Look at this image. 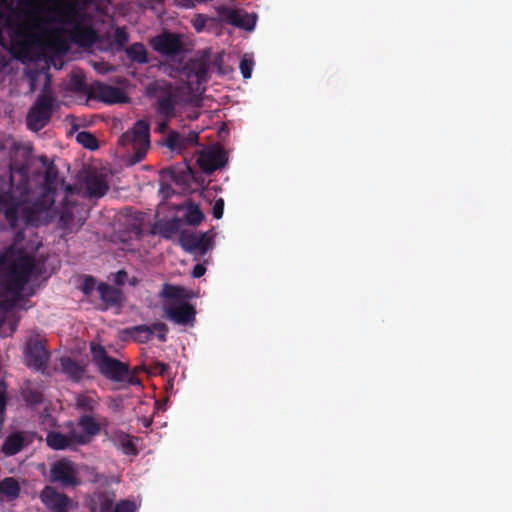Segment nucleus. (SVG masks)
<instances>
[{"mask_svg":"<svg viewBox=\"0 0 512 512\" xmlns=\"http://www.w3.org/2000/svg\"><path fill=\"white\" fill-rule=\"evenodd\" d=\"M47 209L48 207H44L39 200L30 204L22 195L15 196L11 178L9 189L0 192V213H3L11 229L38 227L42 214ZM24 237V231L18 230L14 236L15 243L20 242ZM15 245L0 256V283L8 294L15 300H19L37 263L34 255L16 248Z\"/></svg>","mask_w":512,"mask_h":512,"instance_id":"nucleus-1","label":"nucleus"},{"mask_svg":"<svg viewBox=\"0 0 512 512\" xmlns=\"http://www.w3.org/2000/svg\"><path fill=\"white\" fill-rule=\"evenodd\" d=\"M0 6L9 10L4 13V26L10 30L11 45L21 51L25 50L33 37V32L40 27L43 12L42 0H0Z\"/></svg>","mask_w":512,"mask_h":512,"instance_id":"nucleus-2","label":"nucleus"},{"mask_svg":"<svg viewBox=\"0 0 512 512\" xmlns=\"http://www.w3.org/2000/svg\"><path fill=\"white\" fill-rule=\"evenodd\" d=\"M159 296L167 300L181 301L177 304L164 306V316L168 320L183 326L195 321L196 311L191 304L185 301L188 297L185 288L165 283Z\"/></svg>","mask_w":512,"mask_h":512,"instance_id":"nucleus-3","label":"nucleus"},{"mask_svg":"<svg viewBox=\"0 0 512 512\" xmlns=\"http://www.w3.org/2000/svg\"><path fill=\"white\" fill-rule=\"evenodd\" d=\"M56 98L50 90V81L47 79L42 92L28 110L26 116L27 128L33 132L42 130L51 120L55 109Z\"/></svg>","mask_w":512,"mask_h":512,"instance_id":"nucleus-4","label":"nucleus"},{"mask_svg":"<svg viewBox=\"0 0 512 512\" xmlns=\"http://www.w3.org/2000/svg\"><path fill=\"white\" fill-rule=\"evenodd\" d=\"M90 350L94 363L105 378L124 382L129 376V365L109 356L104 346L92 342Z\"/></svg>","mask_w":512,"mask_h":512,"instance_id":"nucleus-5","label":"nucleus"},{"mask_svg":"<svg viewBox=\"0 0 512 512\" xmlns=\"http://www.w3.org/2000/svg\"><path fill=\"white\" fill-rule=\"evenodd\" d=\"M75 86L77 90H85L89 99L98 100L105 104L112 105L129 102V97L123 89L100 81H95L85 87L82 80H77Z\"/></svg>","mask_w":512,"mask_h":512,"instance_id":"nucleus-6","label":"nucleus"},{"mask_svg":"<svg viewBox=\"0 0 512 512\" xmlns=\"http://www.w3.org/2000/svg\"><path fill=\"white\" fill-rule=\"evenodd\" d=\"M147 91L150 97H156L154 108L159 116L167 120L175 117L177 100L170 84L156 81L148 86Z\"/></svg>","mask_w":512,"mask_h":512,"instance_id":"nucleus-7","label":"nucleus"},{"mask_svg":"<svg viewBox=\"0 0 512 512\" xmlns=\"http://www.w3.org/2000/svg\"><path fill=\"white\" fill-rule=\"evenodd\" d=\"M51 482L63 487H76L81 484L76 464L67 458L54 462L50 468Z\"/></svg>","mask_w":512,"mask_h":512,"instance_id":"nucleus-8","label":"nucleus"},{"mask_svg":"<svg viewBox=\"0 0 512 512\" xmlns=\"http://www.w3.org/2000/svg\"><path fill=\"white\" fill-rule=\"evenodd\" d=\"M169 328L163 322H154L149 325H137L126 328L125 333L128 334L134 341L144 344L149 342L154 335L161 341L166 342Z\"/></svg>","mask_w":512,"mask_h":512,"instance_id":"nucleus-9","label":"nucleus"},{"mask_svg":"<svg viewBox=\"0 0 512 512\" xmlns=\"http://www.w3.org/2000/svg\"><path fill=\"white\" fill-rule=\"evenodd\" d=\"M152 48L165 56H176L183 51L181 36L165 31L150 40Z\"/></svg>","mask_w":512,"mask_h":512,"instance_id":"nucleus-10","label":"nucleus"},{"mask_svg":"<svg viewBox=\"0 0 512 512\" xmlns=\"http://www.w3.org/2000/svg\"><path fill=\"white\" fill-rule=\"evenodd\" d=\"M26 365L36 371H44L50 358V353L39 339H31L25 348Z\"/></svg>","mask_w":512,"mask_h":512,"instance_id":"nucleus-11","label":"nucleus"},{"mask_svg":"<svg viewBox=\"0 0 512 512\" xmlns=\"http://www.w3.org/2000/svg\"><path fill=\"white\" fill-rule=\"evenodd\" d=\"M196 163L204 173L212 174L225 166L227 163L226 153L221 148L202 150L196 158Z\"/></svg>","mask_w":512,"mask_h":512,"instance_id":"nucleus-12","label":"nucleus"},{"mask_svg":"<svg viewBox=\"0 0 512 512\" xmlns=\"http://www.w3.org/2000/svg\"><path fill=\"white\" fill-rule=\"evenodd\" d=\"M41 501L51 512H69L73 506L72 500L55 488L46 486L41 492Z\"/></svg>","mask_w":512,"mask_h":512,"instance_id":"nucleus-13","label":"nucleus"},{"mask_svg":"<svg viewBox=\"0 0 512 512\" xmlns=\"http://www.w3.org/2000/svg\"><path fill=\"white\" fill-rule=\"evenodd\" d=\"M120 142L132 144L133 146H149L150 145V128L149 124L144 120H138L133 125L131 131H127L120 137Z\"/></svg>","mask_w":512,"mask_h":512,"instance_id":"nucleus-14","label":"nucleus"},{"mask_svg":"<svg viewBox=\"0 0 512 512\" xmlns=\"http://www.w3.org/2000/svg\"><path fill=\"white\" fill-rule=\"evenodd\" d=\"M32 438L28 432L14 431L8 434L1 446V452L6 456H14L29 446Z\"/></svg>","mask_w":512,"mask_h":512,"instance_id":"nucleus-15","label":"nucleus"},{"mask_svg":"<svg viewBox=\"0 0 512 512\" xmlns=\"http://www.w3.org/2000/svg\"><path fill=\"white\" fill-rule=\"evenodd\" d=\"M198 140L199 133L195 131H190L188 133L170 131L166 139V145L170 150L181 153L188 148L197 146Z\"/></svg>","mask_w":512,"mask_h":512,"instance_id":"nucleus-16","label":"nucleus"},{"mask_svg":"<svg viewBox=\"0 0 512 512\" xmlns=\"http://www.w3.org/2000/svg\"><path fill=\"white\" fill-rule=\"evenodd\" d=\"M116 500L113 491H95L87 498V507L90 512H110Z\"/></svg>","mask_w":512,"mask_h":512,"instance_id":"nucleus-17","label":"nucleus"},{"mask_svg":"<svg viewBox=\"0 0 512 512\" xmlns=\"http://www.w3.org/2000/svg\"><path fill=\"white\" fill-rule=\"evenodd\" d=\"M85 188L90 198H101L109 190V184L105 175L89 172L85 178Z\"/></svg>","mask_w":512,"mask_h":512,"instance_id":"nucleus-18","label":"nucleus"},{"mask_svg":"<svg viewBox=\"0 0 512 512\" xmlns=\"http://www.w3.org/2000/svg\"><path fill=\"white\" fill-rule=\"evenodd\" d=\"M106 423V418L97 420L95 414H82L77 420V425L81 428L82 433L87 437L88 443L91 442L93 437L101 432L102 425Z\"/></svg>","mask_w":512,"mask_h":512,"instance_id":"nucleus-19","label":"nucleus"},{"mask_svg":"<svg viewBox=\"0 0 512 512\" xmlns=\"http://www.w3.org/2000/svg\"><path fill=\"white\" fill-rule=\"evenodd\" d=\"M109 441H111L115 447L120 449L125 455L136 456L138 450L132 440V437L121 430H115L112 432L106 431Z\"/></svg>","mask_w":512,"mask_h":512,"instance_id":"nucleus-20","label":"nucleus"},{"mask_svg":"<svg viewBox=\"0 0 512 512\" xmlns=\"http://www.w3.org/2000/svg\"><path fill=\"white\" fill-rule=\"evenodd\" d=\"M169 178L177 185L183 188L190 187L195 178V172L189 164L185 162L183 166L169 168L165 171Z\"/></svg>","mask_w":512,"mask_h":512,"instance_id":"nucleus-21","label":"nucleus"},{"mask_svg":"<svg viewBox=\"0 0 512 512\" xmlns=\"http://www.w3.org/2000/svg\"><path fill=\"white\" fill-rule=\"evenodd\" d=\"M39 162L45 168L44 186L47 191H55L58 184V168L53 161L49 160L47 156L41 155L38 157Z\"/></svg>","mask_w":512,"mask_h":512,"instance_id":"nucleus-22","label":"nucleus"},{"mask_svg":"<svg viewBox=\"0 0 512 512\" xmlns=\"http://www.w3.org/2000/svg\"><path fill=\"white\" fill-rule=\"evenodd\" d=\"M21 493L19 481L14 477H5L0 481V500L14 501Z\"/></svg>","mask_w":512,"mask_h":512,"instance_id":"nucleus-23","label":"nucleus"},{"mask_svg":"<svg viewBox=\"0 0 512 512\" xmlns=\"http://www.w3.org/2000/svg\"><path fill=\"white\" fill-rule=\"evenodd\" d=\"M182 225V220L178 217H173L168 221L159 222L154 226L153 233L159 234L164 239H172L179 233Z\"/></svg>","mask_w":512,"mask_h":512,"instance_id":"nucleus-24","label":"nucleus"},{"mask_svg":"<svg viewBox=\"0 0 512 512\" xmlns=\"http://www.w3.org/2000/svg\"><path fill=\"white\" fill-rule=\"evenodd\" d=\"M98 291L101 300L106 304L107 307L120 306L123 294L122 292L106 283H101L98 286Z\"/></svg>","mask_w":512,"mask_h":512,"instance_id":"nucleus-25","label":"nucleus"},{"mask_svg":"<svg viewBox=\"0 0 512 512\" xmlns=\"http://www.w3.org/2000/svg\"><path fill=\"white\" fill-rule=\"evenodd\" d=\"M99 407V400L95 395L81 393L75 397V408L82 414H95Z\"/></svg>","mask_w":512,"mask_h":512,"instance_id":"nucleus-26","label":"nucleus"},{"mask_svg":"<svg viewBox=\"0 0 512 512\" xmlns=\"http://www.w3.org/2000/svg\"><path fill=\"white\" fill-rule=\"evenodd\" d=\"M70 36L75 43L81 46L92 45L97 38V34L92 28L83 26L74 27Z\"/></svg>","mask_w":512,"mask_h":512,"instance_id":"nucleus-27","label":"nucleus"},{"mask_svg":"<svg viewBox=\"0 0 512 512\" xmlns=\"http://www.w3.org/2000/svg\"><path fill=\"white\" fill-rule=\"evenodd\" d=\"M61 368L62 371L75 382H79L85 373L84 367L70 357H64L61 359Z\"/></svg>","mask_w":512,"mask_h":512,"instance_id":"nucleus-28","label":"nucleus"},{"mask_svg":"<svg viewBox=\"0 0 512 512\" xmlns=\"http://www.w3.org/2000/svg\"><path fill=\"white\" fill-rule=\"evenodd\" d=\"M127 57L136 63L146 64L149 62L148 52L144 44L140 42L133 43L125 49Z\"/></svg>","mask_w":512,"mask_h":512,"instance_id":"nucleus-29","label":"nucleus"},{"mask_svg":"<svg viewBox=\"0 0 512 512\" xmlns=\"http://www.w3.org/2000/svg\"><path fill=\"white\" fill-rule=\"evenodd\" d=\"M47 445L54 450H65L68 448L73 449L66 434L59 431H50L46 436Z\"/></svg>","mask_w":512,"mask_h":512,"instance_id":"nucleus-30","label":"nucleus"},{"mask_svg":"<svg viewBox=\"0 0 512 512\" xmlns=\"http://www.w3.org/2000/svg\"><path fill=\"white\" fill-rule=\"evenodd\" d=\"M66 428L68 429V433L66 434V436L68 437V440L70 441L73 448H75L76 446L89 444L87 437L82 433V431H79L76 428L74 422L68 421L66 423Z\"/></svg>","mask_w":512,"mask_h":512,"instance_id":"nucleus-31","label":"nucleus"},{"mask_svg":"<svg viewBox=\"0 0 512 512\" xmlns=\"http://www.w3.org/2000/svg\"><path fill=\"white\" fill-rule=\"evenodd\" d=\"M204 213L201 211L198 205L188 202L184 219L186 223L190 225H198L204 219Z\"/></svg>","mask_w":512,"mask_h":512,"instance_id":"nucleus-32","label":"nucleus"},{"mask_svg":"<svg viewBox=\"0 0 512 512\" xmlns=\"http://www.w3.org/2000/svg\"><path fill=\"white\" fill-rule=\"evenodd\" d=\"M189 73L194 74L199 82L205 81L208 74V66L204 61L194 60L188 65Z\"/></svg>","mask_w":512,"mask_h":512,"instance_id":"nucleus-33","label":"nucleus"},{"mask_svg":"<svg viewBox=\"0 0 512 512\" xmlns=\"http://www.w3.org/2000/svg\"><path fill=\"white\" fill-rule=\"evenodd\" d=\"M197 237L198 233L182 231L179 238L181 247L188 252H195Z\"/></svg>","mask_w":512,"mask_h":512,"instance_id":"nucleus-34","label":"nucleus"},{"mask_svg":"<svg viewBox=\"0 0 512 512\" xmlns=\"http://www.w3.org/2000/svg\"><path fill=\"white\" fill-rule=\"evenodd\" d=\"M76 140L84 148L96 150L99 147L97 138L90 132L81 131L77 134Z\"/></svg>","mask_w":512,"mask_h":512,"instance_id":"nucleus-35","label":"nucleus"},{"mask_svg":"<svg viewBox=\"0 0 512 512\" xmlns=\"http://www.w3.org/2000/svg\"><path fill=\"white\" fill-rule=\"evenodd\" d=\"M254 61L252 57L245 54L240 61V71L244 79H249L252 75Z\"/></svg>","mask_w":512,"mask_h":512,"instance_id":"nucleus-36","label":"nucleus"},{"mask_svg":"<svg viewBox=\"0 0 512 512\" xmlns=\"http://www.w3.org/2000/svg\"><path fill=\"white\" fill-rule=\"evenodd\" d=\"M73 219V207H65L59 217L60 226L65 229L72 230Z\"/></svg>","mask_w":512,"mask_h":512,"instance_id":"nucleus-37","label":"nucleus"},{"mask_svg":"<svg viewBox=\"0 0 512 512\" xmlns=\"http://www.w3.org/2000/svg\"><path fill=\"white\" fill-rule=\"evenodd\" d=\"M138 506L134 500L124 499L115 504L114 509L110 512H136Z\"/></svg>","mask_w":512,"mask_h":512,"instance_id":"nucleus-38","label":"nucleus"},{"mask_svg":"<svg viewBox=\"0 0 512 512\" xmlns=\"http://www.w3.org/2000/svg\"><path fill=\"white\" fill-rule=\"evenodd\" d=\"M211 239L207 233H200L197 237L195 252L205 254L210 249Z\"/></svg>","mask_w":512,"mask_h":512,"instance_id":"nucleus-39","label":"nucleus"},{"mask_svg":"<svg viewBox=\"0 0 512 512\" xmlns=\"http://www.w3.org/2000/svg\"><path fill=\"white\" fill-rule=\"evenodd\" d=\"M24 396L26 401L33 405H38L43 402V394L35 389H28Z\"/></svg>","mask_w":512,"mask_h":512,"instance_id":"nucleus-40","label":"nucleus"},{"mask_svg":"<svg viewBox=\"0 0 512 512\" xmlns=\"http://www.w3.org/2000/svg\"><path fill=\"white\" fill-rule=\"evenodd\" d=\"M129 40L128 33L124 27H118L114 32V41L119 46H124Z\"/></svg>","mask_w":512,"mask_h":512,"instance_id":"nucleus-41","label":"nucleus"},{"mask_svg":"<svg viewBox=\"0 0 512 512\" xmlns=\"http://www.w3.org/2000/svg\"><path fill=\"white\" fill-rule=\"evenodd\" d=\"M95 288V280L92 276H86L84 278V281L83 283L81 284V291L85 294V295H90L93 290Z\"/></svg>","mask_w":512,"mask_h":512,"instance_id":"nucleus-42","label":"nucleus"},{"mask_svg":"<svg viewBox=\"0 0 512 512\" xmlns=\"http://www.w3.org/2000/svg\"><path fill=\"white\" fill-rule=\"evenodd\" d=\"M224 212V200L222 198H218L214 201L212 207V215L215 219H221Z\"/></svg>","mask_w":512,"mask_h":512,"instance_id":"nucleus-43","label":"nucleus"},{"mask_svg":"<svg viewBox=\"0 0 512 512\" xmlns=\"http://www.w3.org/2000/svg\"><path fill=\"white\" fill-rule=\"evenodd\" d=\"M206 17L202 14H198L195 16V18L193 19L192 21V25H193V28L197 31V32H201L204 30L205 26H206Z\"/></svg>","mask_w":512,"mask_h":512,"instance_id":"nucleus-44","label":"nucleus"},{"mask_svg":"<svg viewBox=\"0 0 512 512\" xmlns=\"http://www.w3.org/2000/svg\"><path fill=\"white\" fill-rule=\"evenodd\" d=\"M231 23L235 26H238V27H242V28H246V29H252V26H249L248 24H246L244 22V19L243 17L237 13V12H233L231 14Z\"/></svg>","mask_w":512,"mask_h":512,"instance_id":"nucleus-45","label":"nucleus"},{"mask_svg":"<svg viewBox=\"0 0 512 512\" xmlns=\"http://www.w3.org/2000/svg\"><path fill=\"white\" fill-rule=\"evenodd\" d=\"M151 369H153L155 373L164 376L169 370V365L161 361H154L151 365Z\"/></svg>","mask_w":512,"mask_h":512,"instance_id":"nucleus-46","label":"nucleus"},{"mask_svg":"<svg viewBox=\"0 0 512 512\" xmlns=\"http://www.w3.org/2000/svg\"><path fill=\"white\" fill-rule=\"evenodd\" d=\"M136 152L133 155V162H140L144 159L149 146H133Z\"/></svg>","mask_w":512,"mask_h":512,"instance_id":"nucleus-47","label":"nucleus"},{"mask_svg":"<svg viewBox=\"0 0 512 512\" xmlns=\"http://www.w3.org/2000/svg\"><path fill=\"white\" fill-rule=\"evenodd\" d=\"M96 0H72L73 6L78 7L79 9H86L93 3H95Z\"/></svg>","mask_w":512,"mask_h":512,"instance_id":"nucleus-48","label":"nucleus"},{"mask_svg":"<svg viewBox=\"0 0 512 512\" xmlns=\"http://www.w3.org/2000/svg\"><path fill=\"white\" fill-rule=\"evenodd\" d=\"M206 272V268L203 264H196L192 270V276L194 278L202 277Z\"/></svg>","mask_w":512,"mask_h":512,"instance_id":"nucleus-49","label":"nucleus"},{"mask_svg":"<svg viewBox=\"0 0 512 512\" xmlns=\"http://www.w3.org/2000/svg\"><path fill=\"white\" fill-rule=\"evenodd\" d=\"M160 192L165 198H169L173 194V189L168 184H161Z\"/></svg>","mask_w":512,"mask_h":512,"instance_id":"nucleus-50","label":"nucleus"},{"mask_svg":"<svg viewBox=\"0 0 512 512\" xmlns=\"http://www.w3.org/2000/svg\"><path fill=\"white\" fill-rule=\"evenodd\" d=\"M169 121L170 120H167L164 118V120L160 123H158V131L161 132V133H164L168 130V127H169Z\"/></svg>","mask_w":512,"mask_h":512,"instance_id":"nucleus-51","label":"nucleus"},{"mask_svg":"<svg viewBox=\"0 0 512 512\" xmlns=\"http://www.w3.org/2000/svg\"><path fill=\"white\" fill-rule=\"evenodd\" d=\"M127 277V273L124 270L119 271L116 274V283L122 285L124 283V279Z\"/></svg>","mask_w":512,"mask_h":512,"instance_id":"nucleus-52","label":"nucleus"},{"mask_svg":"<svg viewBox=\"0 0 512 512\" xmlns=\"http://www.w3.org/2000/svg\"><path fill=\"white\" fill-rule=\"evenodd\" d=\"M22 147L21 144L17 143V142H13V144L11 145L10 147V153L12 154L13 152H17L19 151V149Z\"/></svg>","mask_w":512,"mask_h":512,"instance_id":"nucleus-53","label":"nucleus"},{"mask_svg":"<svg viewBox=\"0 0 512 512\" xmlns=\"http://www.w3.org/2000/svg\"><path fill=\"white\" fill-rule=\"evenodd\" d=\"M125 381H127L131 385H135L136 383H139L138 378H136L135 376H130V375L126 378Z\"/></svg>","mask_w":512,"mask_h":512,"instance_id":"nucleus-54","label":"nucleus"},{"mask_svg":"<svg viewBox=\"0 0 512 512\" xmlns=\"http://www.w3.org/2000/svg\"><path fill=\"white\" fill-rule=\"evenodd\" d=\"M0 45L4 48L6 47V40L2 34H0Z\"/></svg>","mask_w":512,"mask_h":512,"instance_id":"nucleus-55","label":"nucleus"}]
</instances>
